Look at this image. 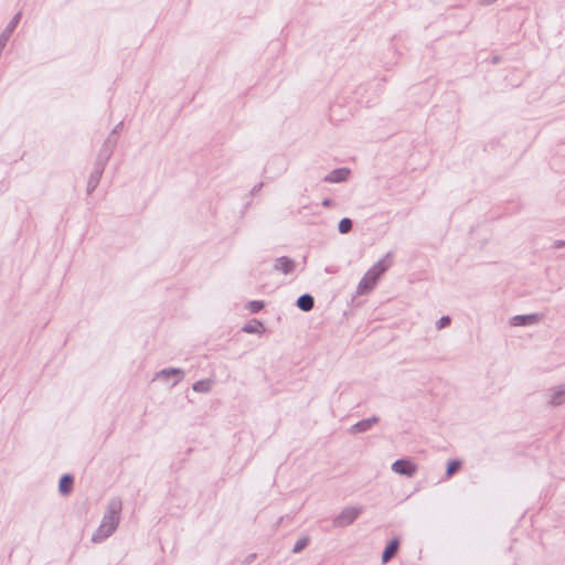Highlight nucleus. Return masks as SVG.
<instances>
[{"instance_id": "20e7f679", "label": "nucleus", "mask_w": 565, "mask_h": 565, "mask_svg": "<svg viewBox=\"0 0 565 565\" xmlns=\"http://www.w3.org/2000/svg\"><path fill=\"white\" fill-rule=\"evenodd\" d=\"M184 371L180 367H164L156 373L153 380L163 381L167 384H170L171 387L179 384L184 377Z\"/></svg>"}, {"instance_id": "423d86ee", "label": "nucleus", "mask_w": 565, "mask_h": 565, "mask_svg": "<svg viewBox=\"0 0 565 565\" xmlns=\"http://www.w3.org/2000/svg\"><path fill=\"white\" fill-rule=\"evenodd\" d=\"M393 252H387L381 259H379L370 269V276H375L377 279H381L384 274L392 267L393 265Z\"/></svg>"}, {"instance_id": "cd10ccee", "label": "nucleus", "mask_w": 565, "mask_h": 565, "mask_svg": "<svg viewBox=\"0 0 565 565\" xmlns=\"http://www.w3.org/2000/svg\"><path fill=\"white\" fill-rule=\"evenodd\" d=\"M565 247V239H556L554 241L552 248L553 249H561Z\"/></svg>"}, {"instance_id": "4468645a", "label": "nucleus", "mask_w": 565, "mask_h": 565, "mask_svg": "<svg viewBox=\"0 0 565 565\" xmlns=\"http://www.w3.org/2000/svg\"><path fill=\"white\" fill-rule=\"evenodd\" d=\"M565 403V384H561L550 388L548 404L559 406Z\"/></svg>"}, {"instance_id": "393cba45", "label": "nucleus", "mask_w": 565, "mask_h": 565, "mask_svg": "<svg viewBox=\"0 0 565 565\" xmlns=\"http://www.w3.org/2000/svg\"><path fill=\"white\" fill-rule=\"evenodd\" d=\"M321 205L326 209H332L337 205V202L333 198L327 196L322 200Z\"/></svg>"}, {"instance_id": "9d476101", "label": "nucleus", "mask_w": 565, "mask_h": 565, "mask_svg": "<svg viewBox=\"0 0 565 565\" xmlns=\"http://www.w3.org/2000/svg\"><path fill=\"white\" fill-rule=\"evenodd\" d=\"M297 263L289 256H280L275 259L274 269L282 273L284 275H290L296 270Z\"/></svg>"}, {"instance_id": "2eb2a0df", "label": "nucleus", "mask_w": 565, "mask_h": 565, "mask_svg": "<svg viewBox=\"0 0 565 565\" xmlns=\"http://www.w3.org/2000/svg\"><path fill=\"white\" fill-rule=\"evenodd\" d=\"M295 305L299 310L309 312L315 308V297L309 292H305L297 298Z\"/></svg>"}, {"instance_id": "473e14b6", "label": "nucleus", "mask_w": 565, "mask_h": 565, "mask_svg": "<svg viewBox=\"0 0 565 565\" xmlns=\"http://www.w3.org/2000/svg\"><path fill=\"white\" fill-rule=\"evenodd\" d=\"M499 61H500V57H499V56H494V57H493V60H492V62H493L494 64L499 63Z\"/></svg>"}, {"instance_id": "f8f14e48", "label": "nucleus", "mask_w": 565, "mask_h": 565, "mask_svg": "<svg viewBox=\"0 0 565 565\" xmlns=\"http://www.w3.org/2000/svg\"><path fill=\"white\" fill-rule=\"evenodd\" d=\"M115 148L103 143L97 154L94 168L105 171V168L114 153Z\"/></svg>"}, {"instance_id": "6e6552de", "label": "nucleus", "mask_w": 565, "mask_h": 565, "mask_svg": "<svg viewBox=\"0 0 565 565\" xmlns=\"http://www.w3.org/2000/svg\"><path fill=\"white\" fill-rule=\"evenodd\" d=\"M351 170L347 167L335 168L322 178L327 183H342L349 180Z\"/></svg>"}, {"instance_id": "bb28decb", "label": "nucleus", "mask_w": 565, "mask_h": 565, "mask_svg": "<svg viewBox=\"0 0 565 565\" xmlns=\"http://www.w3.org/2000/svg\"><path fill=\"white\" fill-rule=\"evenodd\" d=\"M364 277L370 281V284H372L373 287H376L377 282L380 281V279H377V277L370 276L369 270L364 274Z\"/></svg>"}, {"instance_id": "c756f323", "label": "nucleus", "mask_w": 565, "mask_h": 565, "mask_svg": "<svg viewBox=\"0 0 565 565\" xmlns=\"http://www.w3.org/2000/svg\"><path fill=\"white\" fill-rule=\"evenodd\" d=\"M260 186H262V183H259V184L255 185V186L252 189L250 193H252V194H255V193L260 189Z\"/></svg>"}, {"instance_id": "1a4fd4ad", "label": "nucleus", "mask_w": 565, "mask_h": 565, "mask_svg": "<svg viewBox=\"0 0 565 565\" xmlns=\"http://www.w3.org/2000/svg\"><path fill=\"white\" fill-rule=\"evenodd\" d=\"M379 422L380 417L377 415H372L371 417L358 420L350 427L349 431L351 434H363L371 430Z\"/></svg>"}, {"instance_id": "2f4dec72", "label": "nucleus", "mask_w": 565, "mask_h": 565, "mask_svg": "<svg viewBox=\"0 0 565 565\" xmlns=\"http://www.w3.org/2000/svg\"><path fill=\"white\" fill-rule=\"evenodd\" d=\"M326 273H328V274H332V273H334V270H333L331 267H327V268H326Z\"/></svg>"}, {"instance_id": "ddd939ff", "label": "nucleus", "mask_w": 565, "mask_h": 565, "mask_svg": "<svg viewBox=\"0 0 565 565\" xmlns=\"http://www.w3.org/2000/svg\"><path fill=\"white\" fill-rule=\"evenodd\" d=\"M75 478L72 473H63L58 479V493L68 497L74 491Z\"/></svg>"}, {"instance_id": "f257e3e1", "label": "nucleus", "mask_w": 565, "mask_h": 565, "mask_svg": "<svg viewBox=\"0 0 565 565\" xmlns=\"http://www.w3.org/2000/svg\"><path fill=\"white\" fill-rule=\"evenodd\" d=\"M121 510H122V501L120 498L115 497L111 498L106 507L104 512L102 522L96 530V532L92 535L93 543H100L111 536L121 519Z\"/></svg>"}, {"instance_id": "4be33fe9", "label": "nucleus", "mask_w": 565, "mask_h": 565, "mask_svg": "<svg viewBox=\"0 0 565 565\" xmlns=\"http://www.w3.org/2000/svg\"><path fill=\"white\" fill-rule=\"evenodd\" d=\"M265 306H266L265 300H249L245 305V308L250 313H258V312H260L265 308Z\"/></svg>"}, {"instance_id": "9b49d317", "label": "nucleus", "mask_w": 565, "mask_h": 565, "mask_svg": "<svg viewBox=\"0 0 565 565\" xmlns=\"http://www.w3.org/2000/svg\"><path fill=\"white\" fill-rule=\"evenodd\" d=\"M241 331L248 334L263 335L268 332V329L265 327L262 320L253 318L244 323V326L241 328Z\"/></svg>"}, {"instance_id": "b1692460", "label": "nucleus", "mask_w": 565, "mask_h": 565, "mask_svg": "<svg viewBox=\"0 0 565 565\" xmlns=\"http://www.w3.org/2000/svg\"><path fill=\"white\" fill-rule=\"evenodd\" d=\"M450 322H451V318H450V316H441V317L437 320V322H436V328H437L438 330H441V329H444V328L448 327V326L450 324Z\"/></svg>"}, {"instance_id": "72a5a7b5", "label": "nucleus", "mask_w": 565, "mask_h": 565, "mask_svg": "<svg viewBox=\"0 0 565 565\" xmlns=\"http://www.w3.org/2000/svg\"><path fill=\"white\" fill-rule=\"evenodd\" d=\"M489 146H490L491 148H493V147L495 146V143H494V142H491V143H489Z\"/></svg>"}, {"instance_id": "7c9ffc66", "label": "nucleus", "mask_w": 565, "mask_h": 565, "mask_svg": "<svg viewBox=\"0 0 565 565\" xmlns=\"http://www.w3.org/2000/svg\"><path fill=\"white\" fill-rule=\"evenodd\" d=\"M273 162H279V163L284 164V158L276 157V158L273 159Z\"/></svg>"}, {"instance_id": "0eeeda50", "label": "nucleus", "mask_w": 565, "mask_h": 565, "mask_svg": "<svg viewBox=\"0 0 565 565\" xmlns=\"http://www.w3.org/2000/svg\"><path fill=\"white\" fill-rule=\"evenodd\" d=\"M401 542L402 540L398 535H394L386 542L381 555L383 564L388 563L394 556L397 555L401 548Z\"/></svg>"}, {"instance_id": "412c9836", "label": "nucleus", "mask_w": 565, "mask_h": 565, "mask_svg": "<svg viewBox=\"0 0 565 565\" xmlns=\"http://www.w3.org/2000/svg\"><path fill=\"white\" fill-rule=\"evenodd\" d=\"M374 289L375 287H373L372 284H370V281L363 276L358 284L356 294L359 296H365L369 295Z\"/></svg>"}, {"instance_id": "7ed1b4c3", "label": "nucleus", "mask_w": 565, "mask_h": 565, "mask_svg": "<svg viewBox=\"0 0 565 565\" xmlns=\"http://www.w3.org/2000/svg\"><path fill=\"white\" fill-rule=\"evenodd\" d=\"M363 513V507L352 505L344 508L334 519L335 527H345L351 525Z\"/></svg>"}, {"instance_id": "39448f33", "label": "nucleus", "mask_w": 565, "mask_h": 565, "mask_svg": "<svg viewBox=\"0 0 565 565\" xmlns=\"http://www.w3.org/2000/svg\"><path fill=\"white\" fill-rule=\"evenodd\" d=\"M544 318L543 313L532 312L524 315H515L510 318L509 324L511 327H530L539 324Z\"/></svg>"}, {"instance_id": "f03ea898", "label": "nucleus", "mask_w": 565, "mask_h": 565, "mask_svg": "<svg viewBox=\"0 0 565 565\" xmlns=\"http://www.w3.org/2000/svg\"><path fill=\"white\" fill-rule=\"evenodd\" d=\"M391 469L394 473L406 478H413L418 471V465L412 457H402L396 459Z\"/></svg>"}, {"instance_id": "6ab92c4d", "label": "nucleus", "mask_w": 565, "mask_h": 565, "mask_svg": "<svg viewBox=\"0 0 565 565\" xmlns=\"http://www.w3.org/2000/svg\"><path fill=\"white\" fill-rule=\"evenodd\" d=\"M214 381L212 379H201L193 383L192 388L198 393H209L212 390Z\"/></svg>"}, {"instance_id": "c85d7f7f", "label": "nucleus", "mask_w": 565, "mask_h": 565, "mask_svg": "<svg viewBox=\"0 0 565 565\" xmlns=\"http://www.w3.org/2000/svg\"><path fill=\"white\" fill-rule=\"evenodd\" d=\"M497 0H479V3L482 6H489L495 2Z\"/></svg>"}, {"instance_id": "dca6fc26", "label": "nucleus", "mask_w": 565, "mask_h": 565, "mask_svg": "<svg viewBox=\"0 0 565 565\" xmlns=\"http://www.w3.org/2000/svg\"><path fill=\"white\" fill-rule=\"evenodd\" d=\"M463 467V460L460 458H450L446 462L445 479H450Z\"/></svg>"}, {"instance_id": "f3484780", "label": "nucleus", "mask_w": 565, "mask_h": 565, "mask_svg": "<svg viewBox=\"0 0 565 565\" xmlns=\"http://www.w3.org/2000/svg\"><path fill=\"white\" fill-rule=\"evenodd\" d=\"M104 171L99 170L97 168H94V170L90 172L88 181H87V188L86 193L89 195L92 194L95 189L98 186L100 179L103 177Z\"/></svg>"}, {"instance_id": "5701e85b", "label": "nucleus", "mask_w": 565, "mask_h": 565, "mask_svg": "<svg viewBox=\"0 0 565 565\" xmlns=\"http://www.w3.org/2000/svg\"><path fill=\"white\" fill-rule=\"evenodd\" d=\"M353 226V220L350 217H343L338 223V232L340 234H348Z\"/></svg>"}, {"instance_id": "a211bd4d", "label": "nucleus", "mask_w": 565, "mask_h": 565, "mask_svg": "<svg viewBox=\"0 0 565 565\" xmlns=\"http://www.w3.org/2000/svg\"><path fill=\"white\" fill-rule=\"evenodd\" d=\"M124 128V121H119L113 129L111 131L109 132L108 137L106 138V140L104 141V143L113 147V148H116L117 146V142H118V138H119V134L121 132Z\"/></svg>"}, {"instance_id": "aec40b11", "label": "nucleus", "mask_w": 565, "mask_h": 565, "mask_svg": "<svg viewBox=\"0 0 565 565\" xmlns=\"http://www.w3.org/2000/svg\"><path fill=\"white\" fill-rule=\"evenodd\" d=\"M310 542H311V539H310L309 535H303V536L299 537L296 541V543L294 544V547H292L291 552L294 554L301 553L302 551H305L310 545Z\"/></svg>"}, {"instance_id": "a878e982", "label": "nucleus", "mask_w": 565, "mask_h": 565, "mask_svg": "<svg viewBox=\"0 0 565 565\" xmlns=\"http://www.w3.org/2000/svg\"><path fill=\"white\" fill-rule=\"evenodd\" d=\"M256 558L257 553H250L242 561V565H250Z\"/></svg>"}]
</instances>
